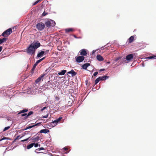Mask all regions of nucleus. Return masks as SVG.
Instances as JSON below:
<instances>
[{"label": "nucleus", "instance_id": "nucleus-38", "mask_svg": "<svg viewBox=\"0 0 156 156\" xmlns=\"http://www.w3.org/2000/svg\"><path fill=\"white\" fill-rule=\"evenodd\" d=\"M34 145L35 147H37L38 146V144L37 143L35 144L34 143Z\"/></svg>", "mask_w": 156, "mask_h": 156}, {"label": "nucleus", "instance_id": "nucleus-44", "mask_svg": "<svg viewBox=\"0 0 156 156\" xmlns=\"http://www.w3.org/2000/svg\"><path fill=\"white\" fill-rule=\"evenodd\" d=\"M48 114H47L46 115L43 116V118H47L48 117Z\"/></svg>", "mask_w": 156, "mask_h": 156}, {"label": "nucleus", "instance_id": "nucleus-34", "mask_svg": "<svg viewBox=\"0 0 156 156\" xmlns=\"http://www.w3.org/2000/svg\"><path fill=\"white\" fill-rule=\"evenodd\" d=\"M30 137H29L26 139H24V140H21V142H24V141H27L28 140H29V139Z\"/></svg>", "mask_w": 156, "mask_h": 156}, {"label": "nucleus", "instance_id": "nucleus-49", "mask_svg": "<svg viewBox=\"0 0 156 156\" xmlns=\"http://www.w3.org/2000/svg\"><path fill=\"white\" fill-rule=\"evenodd\" d=\"M2 46L0 47V52L2 51Z\"/></svg>", "mask_w": 156, "mask_h": 156}, {"label": "nucleus", "instance_id": "nucleus-35", "mask_svg": "<svg viewBox=\"0 0 156 156\" xmlns=\"http://www.w3.org/2000/svg\"><path fill=\"white\" fill-rule=\"evenodd\" d=\"M98 73V72H94L93 75L94 76H96Z\"/></svg>", "mask_w": 156, "mask_h": 156}, {"label": "nucleus", "instance_id": "nucleus-2", "mask_svg": "<svg viewBox=\"0 0 156 156\" xmlns=\"http://www.w3.org/2000/svg\"><path fill=\"white\" fill-rule=\"evenodd\" d=\"M12 32L11 28H9L5 31L2 34V35L4 37H8Z\"/></svg>", "mask_w": 156, "mask_h": 156}, {"label": "nucleus", "instance_id": "nucleus-10", "mask_svg": "<svg viewBox=\"0 0 156 156\" xmlns=\"http://www.w3.org/2000/svg\"><path fill=\"white\" fill-rule=\"evenodd\" d=\"M133 58V55L130 54L126 56V59L127 60L130 61L131 59H132Z\"/></svg>", "mask_w": 156, "mask_h": 156}, {"label": "nucleus", "instance_id": "nucleus-32", "mask_svg": "<svg viewBox=\"0 0 156 156\" xmlns=\"http://www.w3.org/2000/svg\"><path fill=\"white\" fill-rule=\"evenodd\" d=\"M41 60L40 59L37 60L35 64L37 65L39 63L41 62Z\"/></svg>", "mask_w": 156, "mask_h": 156}, {"label": "nucleus", "instance_id": "nucleus-1", "mask_svg": "<svg viewBox=\"0 0 156 156\" xmlns=\"http://www.w3.org/2000/svg\"><path fill=\"white\" fill-rule=\"evenodd\" d=\"M41 46V44L38 41L31 43L27 48V53L29 54H34L35 50Z\"/></svg>", "mask_w": 156, "mask_h": 156}, {"label": "nucleus", "instance_id": "nucleus-43", "mask_svg": "<svg viewBox=\"0 0 156 156\" xmlns=\"http://www.w3.org/2000/svg\"><path fill=\"white\" fill-rule=\"evenodd\" d=\"M47 14V13H45L44 12L42 14V15L43 16H44L45 15H46Z\"/></svg>", "mask_w": 156, "mask_h": 156}, {"label": "nucleus", "instance_id": "nucleus-6", "mask_svg": "<svg viewBox=\"0 0 156 156\" xmlns=\"http://www.w3.org/2000/svg\"><path fill=\"white\" fill-rule=\"evenodd\" d=\"M84 58L83 56L80 55L75 58L76 61L77 62H80L84 60Z\"/></svg>", "mask_w": 156, "mask_h": 156}, {"label": "nucleus", "instance_id": "nucleus-51", "mask_svg": "<svg viewBox=\"0 0 156 156\" xmlns=\"http://www.w3.org/2000/svg\"><path fill=\"white\" fill-rule=\"evenodd\" d=\"M74 37L76 38H77V37L75 35H74Z\"/></svg>", "mask_w": 156, "mask_h": 156}, {"label": "nucleus", "instance_id": "nucleus-22", "mask_svg": "<svg viewBox=\"0 0 156 156\" xmlns=\"http://www.w3.org/2000/svg\"><path fill=\"white\" fill-rule=\"evenodd\" d=\"M34 143H31L30 144L27 145V148L28 149H29L30 148H32V147H33V146L34 145Z\"/></svg>", "mask_w": 156, "mask_h": 156}, {"label": "nucleus", "instance_id": "nucleus-4", "mask_svg": "<svg viewBox=\"0 0 156 156\" xmlns=\"http://www.w3.org/2000/svg\"><path fill=\"white\" fill-rule=\"evenodd\" d=\"M47 27L51 26L54 27L55 25V21L52 20L48 21L45 23Z\"/></svg>", "mask_w": 156, "mask_h": 156}, {"label": "nucleus", "instance_id": "nucleus-30", "mask_svg": "<svg viewBox=\"0 0 156 156\" xmlns=\"http://www.w3.org/2000/svg\"><path fill=\"white\" fill-rule=\"evenodd\" d=\"M10 127L9 126L5 127L4 128L3 131H6V130H8V129H9Z\"/></svg>", "mask_w": 156, "mask_h": 156}, {"label": "nucleus", "instance_id": "nucleus-17", "mask_svg": "<svg viewBox=\"0 0 156 156\" xmlns=\"http://www.w3.org/2000/svg\"><path fill=\"white\" fill-rule=\"evenodd\" d=\"M74 30V29L72 28L66 29L65 30L66 33H68L71 32H73Z\"/></svg>", "mask_w": 156, "mask_h": 156}, {"label": "nucleus", "instance_id": "nucleus-33", "mask_svg": "<svg viewBox=\"0 0 156 156\" xmlns=\"http://www.w3.org/2000/svg\"><path fill=\"white\" fill-rule=\"evenodd\" d=\"M41 122H40L38 123H37L35 125H34V126H40L41 125Z\"/></svg>", "mask_w": 156, "mask_h": 156}, {"label": "nucleus", "instance_id": "nucleus-13", "mask_svg": "<svg viewBox=\"0 0 156 156\" xmlns=\"http://www.w3.org/2000/svg\"><path fill=\"white\" fill-rule=\"evenodd\" d=\"M90 65L89 63H85L82 66V67L83 69L86 70L87 69V67L90 66Z\"/></svg>", "mask_w": 156, "mask_h": 156}, {"label": "nucleus", "instance_id": "nucleus-52", "mask_svg": "<svg viewBox=\"0 0 156 156\" xmlns=\"http://www.w3.org/2000/svg\"><path fill=\"white\" fill-rule=\"evenodd\" d=\"M95 52V51H93L92 52H93V53H94Z\"/></svg>", "mask_w": 156, "mask_h": 156}, {"label": "nucleus", "instance_id": "nucleus-39", "mask_svg": "<svg viewBox=\"0 0 156 156\" xmlns=\"http://www.w3.org/2000/svg\"><path fill=\"white\" fill-rule=\"evenodd\" d=\"M49 50H46L45 51H44L45 52V55H46L47 54L49 51Z\"/></svg>", "mask_w": 156, "mask_h": 156}, {"label": "nucleus", "instance_id": "nucleus-3", "mask_svg": "<svg viewBox=\"0 0 156 156\" xmlns=\"http://www.w3.org/2000/svg\"><path fill=\"white\" fill-rule=\"evenodd\" d=\"M54 85V83H51L50 81H48L46 84L44 85V87L45 89H50L52 88V86Z\"/></svg>", "mask_w": 156, "mask_h": 156}, {"label": "nucleus", "instance_id": "nucleus-36", "mask_svg": "<svg viewBox=\"0 0 156 156\" xmlns=\"http://www.w3.org/2000/svg\"><path fill=\"white\" fill-rule=\"evenodd\" d=\"M121 58L120 57H118L116 58V59L115 60V61L117 62Z\"/></svg>", "mask_w": 156, "mask_h": 156}, {"label": "nucleus", "instance_id": "nucleus-21", "mask_svg": "<svg viewBox=\"0 0 156 156\" xmlns=\"http://www.w3.org/2000/svg\"><path fill=\"white\" fill-rule=\"evenodd\" d=\"M100 78V79L101 81H103L104 80H105L106 79L108 78V76H105L102 77H99Z\"/></svg>", "mask_w": 156, "mask_h": 156}, {"label": "nucleus", "instance_id": "nucleus-48", "mask_svg": "<svg viewBox=\"0 0 156 156\" xmlns=\"http://www.w3.org/2000/svg\"><path fill=\"white\" fill-rule=\"evenodd\" d=\"M105 70V69H101L99 70V71L101 72V71H104Z\"/></svg>", "mask_w": 156, "mask_h": 156}, {"label": "nucleus", "instance_id": "nucleus-20", "mask_svg": "<svg viewBox=\"0 0 156 156\" xmlns=\"http://www.w3.org/2000/svg\"><path fill=\"white\" fill-rule=\"evenodd\" d=\"M66 70H62L61 71V72L58 73V75H63L65 74L66 73Z\"/></svg>", "mask_w": 156, "mask_h": 156}, {"label": "nucleus", "instance_id": "nucleus-9", "mask_svg": "<svg viewBox=\"0 0 156 156\" xmlns=\"http://www.w3.org/2000/svg\"><path fill=\"white\" fill-rule=\"evenodd\" d=\"M45 76V74L43 73L35 81V83H38Z\"/></svg>", "mask_w": 156, "mask_h": 156}, {"label": "nucleus", "instance_id": "nucleus-42", "mask_svg": "<svg viewBox=\"0 0 156 156\" xmlns=\"http://www.w3.org/2000/svg\"><path fill=\"white\" fill-rule=\"evenodd\" d=\"M47 108V107H44V108H42L41 109V111H43L45 109H46Z\"/></svg>", "mask_w": 156, "mask_h": 156}, {"label": "nucleus", "instance_id": "nucleus-15", "mask_svg": "<svg viewBox=\"0 0 156 156\" xmlns=\"http://www.w3.org/2000/svg\"><path fill=\"white\" fill-rule=\"evenodd\" d=\"M45 53L44 51H41L39 52L37 55V57L38 58L42 56Z\"/></svg>", "mask_w": 156, "mask_h": 156}, {"label": "nucleus", "instance_id": "nucleus-41", "mask_svg": "<svg viewBox=\"0 0 156 156\" xmlns=\"http://www.w3.org/2000/svg\"><path fill=\"white\" fill-rule=\"evenodd\" d=\"M44 149L43 147H41L38 148L37 150H38V151H40L41 150H44Z\"/></svg>", "mask_w": 156, "mask_h": 156}, {"label": "nucleus", "instance_id": "nucleus-29", "mask_svg": "<svg viewBox=\"0 0 156 156\" xmlns=\"http://www.w3.org/2000/svg\"><path fill=\"white\" fill-rule=\"evenodd\" d=\"M37 66V65H36L35 64H34V66H33V68H32V69H31V70H32V71H33L34 70V69H35V68L36 67V66Z\"/></svg>", "mask_w": 156, "mask_h": 156}, {"label": "nucleus", "instance_id": "nucleus-5", "mask_svg": "<svg viewBox=\"0 0 156 156\" xmlns=\"http://www.w3.org/2000/svg\"><path fill=\"white\" fill-rule=\"evenodd\" d=\"M36 28L39 30H42L44 29L45 27V25L43 23H37L36 26Z\"/></svg>", "mask_w": 156, "mask_h": 156}, {"label": "nucleus", "instance_id": "nucleus-19", "mask_svg": "<svg viewBox=\"0 0 156 156\" xmlns=\"http://www.w3.org/2000/svg\"><path fill=\"white\" fill-rule=\"evenodd\" d=\"M8 38H7L4 37L2 39H0V44L5 42L7 40Z\"/></svg>", "mask_w": 156, "mask_h": 156}, {"label": "nucleus", "instance_id": "nucleus-18", "mask_svg": "<svg viewBox=\"0 0 156 156\" xmlns=\"http://www.w3.org/2000/svg\"><path fill=\"white\" fill-rule=\"evenodd\" d=\"M134 40V37L133 36H131L128 40L129 43H132L133 41Z\"/></svg>", "mask_w": 156, "mask_h": 156}, {"label": "nucleus", "instance_id": "nucleus-46", "mask_svg": "<svg viewBox=\"0 0 156 156\" xmlns=\"http://www.w3.org/2000/svg\"><path fill=\"white\" fill-rule=\"evenodd\" d=\"M59 99V98L58 97L56 96L55 97V99L56 100H58Z\"/></svg>", "mask_w": 156, "mask_h": 156}, {"label": "nucleus", "instance_id": "nucleus-16", "mask_svg": "<svg viewBox=\"0 0 156 156\" xmlns=\"http://www.w3.org/2000/svg\"><path fill=\"white\" fill-rule=\"evenodd\" d=\"M49 132V130L48 129H43L41 130L40 132L41 133H48Z\"/></svg>", "mask_w": 156, "mask_h": 156}, {"label": "nucleus", "instance_id": "nucleus-8", "mask_svg": "<svg viewBox=\"0 0 156 156\" xmlns=\"http://www.w3.org/2000/svg\"><path fill=\"white\" fill-rule=\"evenodd\" d=\"M80 53V55L81 56H86L87 55V51L85 49H83L80 50L79 52Z\"/></svg>", "mask_w": 156, "mask_h": 156}, {"label": "nucleus", "instance_id": "nucleus-11", "mask_svg": "<svg viewBox=\"0 0 156 156\" xmlns=\"http://www.w3.org/2000/svg\"><path fill=\"white\" fill-rule=\"evenodd\" d=\"M39 139V137L37 136L35 137H34V136L33 137L30 139V140H32L33 142H36L38 141Z\"/></svg>", "mask_w": 156, "mask_h": 156}, {"label": "nucleus", "instance_id": "nucleus-37", "mask_svg": "<svg viewBox=\"0 0 156 156\" xmlns=\"http://www.w3.org/2000/svg\"><path fill=\"white\" fill-rule=\"evenodd\" d=\"M20 135H19L18 136H17L15 138V139L14 140V141H13V142L15 141H16V140H17L20 137Z\"/></svg>", "mask_w": 156, "mask_h": 156}, {"label": "nucleus", "instance_id": "nucleus-50", "mask_svg": "<svg viewBox=\"0 0 156 156\" xmlns=\"http://www.w3.org/2000/svg\"><path fill=\"white\" fill-rule=\"evenodd\" d=\"M110 62H107V63L108 64H109L110 63Z\"/></svg>", "mask_w": 156, "mask_h": 156}, {"label": "nucleus", "instance_id": "nucleus-7", "mask_svg": "<svg viewBox=\"0 0 156 156\" xmlns=\"http://www.w3.org/2000/svg\"><path fill=\"white\" fill-rule=\"evenodd\" d=\"M62 118V117H59L58 118L56 119V120L51 122V125L52 126H55L61 120Z\"/></svg>", "mask_w": 156, "mask_h": 156}, {"label": "nucleus", "instance_id": "nucleus-12", "mask_svg": "<svg viewBox=\"0 0 156 156\" xmlns=\"http://www.w3.org/2000/svg\"><path fill=\"white\" fill-rule=\"evenodd\" d=\"M68 74H71L72 76H73L76 75V73L75 72L73 69L71 70L70 71L67 73Z\"/></svg>", "mask_w": 156, "mask_h": 156}, {"label": "nucleus", "instance_id": "nucleus-40", "mask_svg": "<svg viewBox=\"0 0 156 156\" xmlns=\"http://www.w3.org/2000/svg\"><path fill=\"white\" fill-rule=\"evenodd\" d=\"M27 114L26 113H23L22 114H21V115L22 117H23L25 116H27Z\"/></svg>", "mask_w": 156, "mask_h": 156}, {"label": "nucleus", "instance_id": "nucleus-14", "mask_svg": "<svg viewBox=\"0 0 156 156\" xmlns=\"http://www.w3.org/2000/svg\"><path fill=\"white\" fill-rule=\"evenodd\" d=\"M97 59L99 61H102L104 59L103 57L100 55H98L96 57Z\"/></svg>", "mask_w": 156, "mask_h": 156}, {"label": "nucleus", "instance_id": "nucleus-26", "mask_svg": "<svg viewBox=\"0 0 156 156\" xmlns=\"http://www.w3.org/2000/svg\"><path fill=\"white\" fill-rule=\"evenodd\" d=\"M156 57V55H154L150 56L148 57L147 58L148 59H152V58H155Z\"/></svg>", "mask_w": 156, "mask_h": 156}, {"label": "nucleus", "instance_id": "nucleus-31", "mask_svg": "<svg viewBox=\"0 0 156 156\" xmlns=\"http://www.w3.org/2000/svg\"><path fill=\"white\" fill-rule=\"evenodd\" d=\"M41 0H38L36 1L33 4V5H36V4L38 3Z\"/></svg>", "mask_w": 156, "mask_h": 156}, {"label": "nucleus", "instance_id": "nucleus-25", "mask_svg": "<svg viewBox=\"0 0 156 156\" xmlns=\"http://www.w3.org/2000/svg\"><path fill=\"white\" fill-rule=\"evenodd\" d=\"M100 79V78L99 77L96 79L95 80V85L97 84L99 82V81L101 80V79Z\"/></svg>", "mask_w": 156, "mask_h": 156}, {"label": "nucleus", "instance_id": "nucleus-28", "mask_svg": "<svg viewBox=\"0 0 156 156\" xmlns=\"http://www.w3.org/2000/svg\"><path fill=\"white\" fill-rule=\"evenodd\" d=\"M35 126H34V125H32V126H29L27 127V128H26L25 129V130H27L28 129H30V128H31L34 127Z\"/></svg>", "mask_w": 156, "mask_h": 156}, {"label": "nucleus", "instance_id": "nucleus-47", "mask_svg": "<svg viewBox=\"0 0 156 156\" xmlns=\"http://www.w3.org/2000/svg\"><path fill=\"white\" fill-rule=\"evenodd\" d=\"M45 57H44L43 58H42L41 59H40V60H41V61H42V60H44L45 58Z\"/></svg>", "mask_w": 156, "mask_h": 156}, {"label": "nucleus", "instance_id": "nucleus-27", "mask_svg": "<svg viewBox=\"0 0 156 156\" xmlns=\"http://www.w3.org/2000/svg\"><path fill=\"white\" fill-rule=\"evenodd\" d=\"M9 139V137H5V136H3V138L0 140V141H1L4 140H8Z\"/></svg>", "mask_w": 156, "mask_h": 156}, {"label": "nucleus", "instance_id": "nucleus-23", "mask_svg": "<svg viewBox=\"0 0 156 156\" xmlns=\"http://www.w3.org/2000/svg\"><path fill=\"white\" fill-rule=\"evenodd\" d=\"M33 112L32 111H30V112H29V113L27 114V116H26V117H25V119H27L28 118V117L29 116L33 114Z\"/></svg>", "mask_w": 156, "mask_h": 156}, {"label": "nucleus", "instance_id": "nucleus-45", "mask_svg": "<svg viewBox=\"0 0 156 156\" xmlns=\"http://www.w3.org/2000/svg\"><path fill=\"white\" fill-rule=\"evenodd\" d=\"M63 149L65 151H66L68 150V148L66 147H65L63 148Z\"/></svg>", "mask_w": 156, "mask_h": 156}, {"label": "nucleus", "instance_id": "nucleus-24", "mask_svg": "<svg viewBox=\"0 0 156 156\" xmlns=\"http://www.w3.org/2000/svg\"><path fill=\"white\" fill-rule=\"evenodd\" d=\"M28 111V110L27 109H24L22 110H21V111H20V112H19L18 113V114H21L22 113H24L25 112H26Z\"/></svg>", "mask_w": 156, "mask_h": 156}, {"label": "nucleus", "instance_id": "nucleus-53", "mask_svg": "<svg viewBox=\"0 0 156 156\" xmlns=\"http://www.w3.org/2000/svg\"><path fill=\"white\" fill-rule=\"evenodd\" d=\"M68 152H66V153H67Z\"/></svg>", "mask_w": 156, "mask_h": 156}]
</instances>
